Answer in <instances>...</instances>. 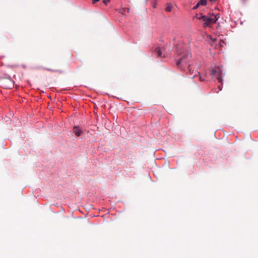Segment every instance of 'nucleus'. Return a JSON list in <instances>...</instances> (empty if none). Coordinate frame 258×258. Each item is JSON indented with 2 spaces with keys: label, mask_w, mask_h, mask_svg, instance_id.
Segmentation results:
<instances>
[{
  "label": "nucleus",
  "mask_w": 258,
  "mask_h": 258,
  "mask_svg": "<svg viewBox=\"0 0 258 258\" xmlns=\"http://www.w3.org/2000/svg\"><path fill=\"white\" fill-rule=\"evenodd\" d=\"M177 54L179 57L176 59V65L178 68L184 70L187 67L190 72V65L188 64L189 60L191 57V53L187 49L181 46H178L177 49Z\"/></svg>",
  "instance_id": "1"
},
{
  "label": "nucleus",
  "mask_w": 258,
  "mask_h": 258,
  "mask_svg": "<svg viewBox=\"0 0 258 258\" xmlns=\"http://www.w3.org/2000/svg\"><path fill=\"white\" fill-rule=\"evenodd\" d=\"M212 17L211 16L210 17H208V16L204 15L202 14H201L200 16L197 17L199 20H202L204 21L203 23V27L204 28L210 27L211 25L213 24L216 23V22L219 18V15H216L214 16L212 15Z\"/></svg>",
  "instance_id": "2"
},
{
  "label": "nucleus",
  "mask_w": 258,
  "mask_h": 258,
  "mask_svg": "<svg viewBox=\"0 0 258 258\" xmlns=\"http://www.w3.org/2000/svg\"><path fill=\"white\" fill-rule=\"evenodd\" d=\"M2 84L5 88L11 89L14 87V81L10 78H6L3 81Z\"/></svg>",
  "instance_id": "3"
},
{
  "label": "nucleus",
  "mask_w": 258,
  "mask_h": 258,
  "mask_svg": "<svg viewBox=\"0 0 258 258\" xmlns=\"http://www.w3.org/2000/svg\"><path fill=\"white\" fill-rule=\"evenodd\" d=\"M164 48L163 47H158L155 50L154 53L157 57H165V54L163 53Z\"/></svg>",
  "instance_id": "4"
},
{
  "label": "nucleus",
  "mask_w": 258,
  "mask_h": 258,
  "mask_svg": "<svg viewBox=\"0 0 258 258\" xmlns=\"http://www.w3.org/2000/svg\"><path fill=\"white\" fill-rule=\"evenodd\" d=\"M212 74L218 76L219 74H222V71L219 68H215L212 70Z\"/></svg>",
  "instance_id": "5"
},
{
  "label": "nucleus",
  "mask_w": 258,
  "mask_h": 258,
  "mask_svg": "<svg viewBox=\"0 0 258 258\" xmlns=\"http://www.w3.org/2000/svg\"><path fill=\"white\" fill-rule=\"evenodd\" d=\"M74 133H75V135L77 137H79L82 134V131L80 128V127L78 126H74L73 128Z\"/></svg>",
  "instance_id": "6"
},
{
  "label": "nucleus",
  "mask_w": 258,
  "mask_h": 258,
  "mask_svg": "<svg viewBox=\"0 0 258 258\" xmlns=\"http://www.w3.org/2000/svg\"><path fill=\"white\" fill-rule=\"evenodd\" d=\"M44 70L52 72H59L61 73V71L58 69H50V68H44Z\"/></svg>",
  "instance_id": "7"
},
{
  "label": "nucleus",
  "mask_w": 258,
  "mask_h": 258,
  "mask_svg": "<svg viewBox=\"0 0 258 258\" xmlns=\"http://www.w3.org/2000/svg\"><path fill=\"white\" fill-rule=\"evenodd\" d=\"M198 75L197 76V77H198L199 78V80L202 82L205 81V77L202 76L199 72H198ZM195 77H197L196 75L194 76L192 78H194Z\"/></svg>",
  "instance_id": "8"
},
{
  "label": "nucleus",
  "mask_w": 258,
  "mask_h": 258,
  "mask_svg": "<svg viewBox=\"0 0 258 258\" xmlns=\"http://www.w3.org/2000/svg\"><path fill=\"white\" fill-rule=\"evenodd\" d=\"M207 0H200L199 2V4L203 6H206L207 4Z\"/></svg>",
  "instance_id": "9"
},
{
  "label": "nucleus",
  "mask_w": 258,
  "mask_h": 258,
  "mask_svg": "<svg viewBox=\"0 0 258 258\" xmlns=\"http://www.w3.org/2000/svg\"><path fill=\"white\" fill-rule=\"evenodd\" d=\"M217 79L218 80L219 83H221L222 81V79L221 77V74H219V75L217 77Z\"/></svg>",
  "instance_id": "10"
},
{
  "label": "nucleus",
  "mask_w": 258,
  "mask_h": 258,
  "mask_svg": "<svg viewBox=\"0 0 258 258\" xmlns=\"http://www.w3.org/2000/svg\"><path fill=\"white\" fill-rule=\"evenodd\" d=\"M166 12H170L172 10V7L170 6H168L165 9Z\"/></svg>",
  "instance_id": "11"
},
{
  "label": "nucleus",
  "mask_w": 258,
  "mask_h": 258,
  "mask_svg": "<svg viewBox=\"0 0 258 258\" xmlns=\"http://www.w3.org/2000/svg\"><path fill=\"white\" fill-rule=\"evenodd\" d=\"M110 1H111V0H103V3L104 5H106L108 4V3H109V2H110Z\"/></svg>",
  "instance_id": "12"
},
{
  "label": "nucleus",
  "mask_w": 258,
  "mask_h": 258,
  "mask_svg": "<svg viewBox=\"0 0 258 258\" xmlns=\"http://www.w3.org/2000/svg\"><path fill=\"white\" fill-rule=\"evenodd\" d=\"M200 4H199V3H198V4H197L195 6H194V8H193V10H196V9H197L199 7V6H200Z\"/></svg>",
  "instance_id": "13"
},
{
  "label": "nucleus",
  "mask_w": 258,
  "mask_h": 258,
  "mask_svg": "<svg viewBox=\"0 0 258 258\" xmlns=\"http://www.w3.org/2000/svg\"><path fill=\"white\" fill-rule=\"evenodd\" d=\"M100 0H93V3L95 4L96 2H99Z\"/></svg>",
  "instance_id": "14"
},
{
  "label": "nucleus",
  "mask_w": 258,
  "mask_h": 258,
  "mask_svg": "<svg viewBox=\"0 0 258 258\" xmlns=\"http://www.w3.org/2000/svg\"><path fill=\"white\" fill-rule=\"evenodd\" d=\"M82 221H83V223H84V224H85V223H86L85 222L86 221V219H82Z\"/></svg>",
  "instance_id": "15"
},
{
  "label": "nucleus",
  "mask_w": 258,
  "mask_h": 258,
  "mask_svg": "<svg viewBox=\"0 0 258 258\" xmlns=\"http://www.w3.org/2000/svg\"><path fill=\"white\" fill-rule=\"evenodd\" d=\"M220 42L223 44L224 43V42L223 41H221Z\"/></svg>",
  "instance_id": "16"
},
{
  "label": "nucleus",
  "mask_w": 258,
  "mask_h": 258,
  "mask_svg": "<svg viewBox=\"0 0 258 258\" xmlns=\"http://www.w3.org/2000/svg\"><path fill=\"white\" fill-rule=\"evenodd\" d=\"M220 46H222V45H223V43H222L220 42Z\"/></svg>",
  "instance_id": "17"
}]
</instances>
